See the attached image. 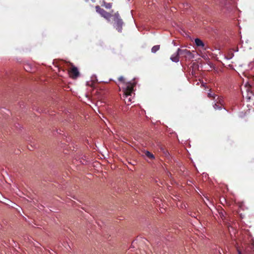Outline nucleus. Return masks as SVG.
Masks as SVG:
<instances>
[{"label": "nucleus", "mask_w": 254, "mask_h": 254, "mask_svg": "<svg viewBox=\"0 0 254 254\" xmlns=\"http://www.w3.org/2000/svg\"><path fill=\"white\" fill-rule=\"evenodd\" d=\"M134 84L129 82L127 84L125 87H123L124 95L123 97L125 103L129 105L132 103V100L134 96L133 87Z\"/></svg>", "instance_id": "f257e3e1"}, {"label": "nucleus", "mask_w": 254, "mask_h": 254, "mask_svg": "<svg viewBox=\"0 0 254 254\" xmlns=\"http://www.w3.org/2000/svg\"><path fill=\"white\" fill-rule=\"evenodd\" d=\"M115 27L119 32H121L123 22L122 20L120 18L119 13L115 14Z\"/></svg>", "instance_id": "f03ea898"}, {"label": "nucleus", "mask_w": 254, "mask_h": 254, "mask_svg": "<svg viewBox=\"0 0 254 254\" xmlns=\"http://www.w3.org/2000/svg\"><path fill=\"white\" fill-rule=\"evenodd\" d=\"M178 52H180L181 55H182L185 58L191 59L194 58L193 55L189 50L187 49H178Z\"/></svg>", "instance_id": "7ed1b4c3"}, {"label": "nucleus", "mask_w": 254, "mask_h": 254, "mask_svg": "<svg viewBox=\"0 0 254 254\" xmlns=\"http://www.w3.org/2000/svg\"><path fill=\"white\" fill-rule=\"evenodd\" d=\"M96 11L101 14L102 16L104 17L107 20H109L110 18L111 17V14L108 13L106 11H105L104 9H101L99 6H96Z\"/></svg>", "instance_id": "20e7f679"}, {"label": "nucleus", "mask_w": 254, "mask_h": 254, "mask_svg": "<svg viewBox=\"0 0 254 254\" xmlns=\"http://www.w3.org/2000/svg\"><path fill=\"white\" fill-rule=\"evenodd\" d=\"M69 74L73 78H76L79 75V71L77 67L72 65V67L68 70Z\"/></svg>", "instance_id": "39448f33"}, {"label": "nucleus", "mask_w": 254, "mask_h": 254, "mask_svg": "<svg viewBox=\"0 0 254 254\" xmlns=\"http://www.w3.org/2000/svg\"><path fill=\"white\" fill-rule=\"evenodd\" d=\"M194 43L197 47L201 48L202 50H205L206 47H205V45L203 41L199 38H196L194 39Z\"/></svg>", "instance_id": "423d86ee"}, {"label": "nucleus", "mask_w": 254, "mask_h": 254, "mask_svg": "<svg viewBox=\"0 0 254 254\" xmlns=\"http://www.w3.org/2000/svg\"><path fill=\"white\" fill-rule=\"evenodd\" d=\"M179 55H180V52H178L177 50L175 53L171 56L170 60L173 62L178 63L179 62Z\"/></svg>", "instance_id": "0eeeda50"}, {"label": "nucleus", "mask_w": 254, "mask_h": 254, "mask_svg": "<svg viewBox=\"0 0 254 254\" xmlns=\"http://www.w3.org/2000/svg\"><path fill=\"white\" fill-rule=\"evenodd\" d=\"M144 155L149 159H154L155 158L154 155L148 151L144 152Z\"/></svg>", "instance_id": "6e6552de"}, {"label": "nucleus", "mask_w": 254, "mask_h": 254, "mask_svg": "<svg viewBox=\"0 0 254 254\" xmlns=\"http://www.w3.org/2000/svg\"><path fill=\"white\" fill-rule=\"evenodd\" d=\"M24 68L26 71L29 72L31 71L32 69V66L29 64H26L24 66Z\"/></svg>", "instance_id": "1a4fd4ad"}, {"label": "nucleus", "mask_w": 254, "mask_h": 254, "mask_svg": "<svg viewBox=\"0 0 254 254\" xmlns=\"http://www.w3.org/2000/svg\"><path fill=\"white\" fill-rule=\"evenodd\" d=\"M160 49V46L159 45H155L153 46L151 49V52L153 53H156L157 51H158Z\"/></svg>", "instance_id": "9d476101"}, {"label": "nucleus", "mask_w": 254, "mask_h": 254, "mask_svg": "<svg viewBox=\"0 0 254 254\" xmlns=\"http://www.w3.org/2000/svg\"><path fill=\"white\" fill-rule=\"evenodd\" d=\"M219 217H221L222 219L224 218V216L225 214V212L223 210H221L220 211H219Z\"/></svg>", "instance_id": "9b49d317"}, {"label": "nucleus", "mask_w": 254, "mask_h": 254, "mask_svg": "<svg viewBox=\"0 0 254 254\" xmlns=\"http://www.w3.org/2000/svg\"><path fill=\"white\" fill-rule=\"evenodd\" d=\"M119 80L120 81H122L123 82V84H124V86H123V88L125 87L126 85H127V84L128 83H125V81H124V77L123 76H121L119 78Z\"/></svg>", "instance_id": "f8f14e48"}, {"label": "nucleus", "mask_w": 254, "mask_h": 254, "mask_svg": "<svg viewBox=\"0 0 254 254\" xmlns=\"http://www.w3.org/2000/svg\"><path fill=\"white\" fill-rule=\"evenodd\" d=\"M104 6L107 8H110L112 7V4L110 3H106L104 2Z\"/></svg>", "instance_id": "ddd939ff"}, {"label": "nucleus", "mask_w": 254, "mask_h": 254, "mask_svg": "<svg viewBox=\"0 0 254 254\" xmlns=\"http://www.w3.org/2000/svg\"><path fill=\"white\" fill-rule=\"evenodd\" d=\"M247 91L249 92V87L247 89ZM250 94H252V93L250 92V93H249V92H248V95L247 96V98H248V99H250V98H251V96H250Z\"/></svg>", "instance_id": "4468645a"}, {"label": "nucleus", "mask_w": 254, "mask_h": 254, "mask_svg": "<svg viewBox=\"0 0 254 254\" xmlns=\"http://www.w3.org/2000/svg\"><path fill=\"white\" fill-rule=\"evenodd\" d=\"M213 107L215 109H220L221 108L220 107H218V106L216 104H215L214 105H213Z\"/></svg>", "instance_id": "2eb2a0df"}, {"label": "nucleus", "mask_w": 254, "mask_h": 254, "mask_svg": "<svg viewBox=\"0 0 254 254\" xmlns=\"http://www.w3.org/2000/svg\"><path fill=\"white\" fill-rule=\"evenodd\" d=\"M237 251H238V254H242V252L239 250L238 249Z\"/></svg>", "instance_id": "dca6fc26"}, {"label": "nucleus", "mask_w": 254, "mask_h": 254, "mask_svg": "<svg viewBox=\"0 0 254 254\" xmlns=\"http://www.w3.org/2000/svg\"><path fill=\"white\" fill-rule=\"evenodd\" d=\"M235 51L236 52H238V49H237Z\"/></svg>", "instance_id": "f3484780"}]
</instances>
